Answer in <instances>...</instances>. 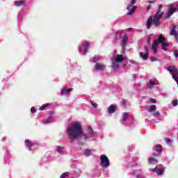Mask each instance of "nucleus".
I'll return each instance as SVG.
<instances>
[{
    "label": "nucleus",
    "instance_id": "1",
    "mask_svg": "<svg viewBox=\"0 0 178 178\" xmlns=\"http://www.w3.org/2000/svg\"><path fill=\"white\" fill-rule=\"evenodd\" d=\"M67 134L70 141H74L76 140L79 145H84L86 141H87V134H83V127L80 122H74L67 128Z\"/></svg>",
    "mask_w": 178,
    "mask_h": 178
},
{
    "label": "nucleus",
    "instance_id": "2",
    "mask_svg": "<svg viewBox=\"0 0 178 178\" xmlns=\"http://www.w3.org/2000/svg\"><path fill=\"white\" fill-rule=\"evenodd\" d=\"M163 6L162 4L159 5V10L157 13L154 15L148 18L146 22V27L148 30L151 29V26L154 24L155 27H159L161 26V19L163 16V12H161Z\"/></svg>",
    "mask_w": 178,
    "mask_h": 178
},
{
    "label": "nucleus",
    "instance_id": "3",
    "mask_svg": "<svg viewBox=\"0 0 178 178\" xmlns=\"http://www.w3.org/2000/svg\"><path fill=\"white\" fill-rule=\"evenodd\" d=\"M100 165L102 168L106 169V168H109L111 165V161H109V159L105 154H102L100 156Z\"/></svg>",
    "mask_w": 178,
    "mask_h": 178
},
{
    "label": "nucleus",
    "instance_id": "4",
    "mask_svg": "<svg viewBox=\"0 0 178 178\" xmlns=\"http://www.w3.org/2000/svg\"><path fill=\"white\" fill-rule=\"evenodd\" d=\"M136 2H137V0H131L130 3L127 6V9L129 10L127 13L128 16H131V15H134V12H136L137 7L134 6L136 5Z\"/></svg>",
    "mask_w": 178,
    "mask_h": 178
},
{
    "label": "nucleus",
    "instance_id": "5",
    "mask_svg": "<svg viewBox=\"0 0 178 178\" xmlns=\"http://www.w3.org/2000/svg\"><path fill=\"white\" fill-rule=\"evenodd\" d=\"M168 72H170L172 74V79L175 81H178V70L174 65H171L167 67Z\"/></svg>",
    "mask_w": 178,
    "mask_h": 178
},
{
    "label": "nucleus",
    "instance_id": "6",
    "mask_svg": "<svg viewBox=\"0 0 178 178\" xmlns=\"http://www.w3.org/2000/svg\"><path fill=\"white\" fill-rule=\"evenodd\" d=\"M129 40V37L127 36V34H124L123 39L121 42V49H122V54H124V51L126 49V45H127V41Z\"/></svg>",
    "mask_w": 178,
    "mask_h": 178
},
{
    "label": "nucleus",
    "instance_id": "7",
    "mask_svg": "<svg viewBox=\"0 0 178 178\" xmlns=\"http://www.w3.org/2000/svg\"><path fill=\"white\" fill-rule=\"evenodd\" d=\"M149 172L156 173L158 176H162L165 172V168H158V165H156L154 169H149Z\"/></svg>",
    "mask_w": 178,
    "mask_h": 178
},
{
    "label": "nucleus",
    "instance_id": "8",
    "mask_svg": "<svg viewBox=\"0 0 178 178\" xmlns=\"http://www.w3.org/2000/svg\"><path fill=\"white\" fill-rule=\"evenodd\" d=\"M144 49L145 51V54L143 52H140L139 53V56L140 58H142L144 60H147L148 59V57L149 56V52L148 51V47L145 46Z\"/></svg>",
    "mask_w": 178,
    "mask_h": 178
},
{
    "label": "nucleus",
    "instance_id": "9",
    "mask_svg": "<svg viewBox=\"0 0 178 178\" xmlns=\"http://www.w3.org/2000/svg\"><path fill=\"white\" fill-rule=\"evenodd\" d=\"M178 10V8H168V11H167V15H166V19H170V16H172V15H173L175 12H177Z\"/></svg>",
    "mask_w": 178,
    "mask_h": 178
},
{
    "label": "nucleus",
    "instance_id": "10",
    "mask_svg": "<svg viewBox=\"0 0 178 178\" xmlns=\"http://www.w3.org/2000/svg\"><path fill=\"white\" fill-rule=\"evenodd\" d=\"M170 34V35H174L176 41H178V32H176V25H172Z\"/></svg>",
    "mask_w": 178,
    "mask_h": 178
},
{
    "label": "nucleus",
    "instance_id": "11",
    "mask_svg": "<svg viewBox=\"0 0 178 178\" xmlns=\"http://www.w3.org/2000/svg\"><path fill=\"white\" fill-rule=\"evenodd\" d=\"M95 69L96 70H104L105 69V65L99 63H96L95 65Z\"/></svg>",
    "mask_w": 178,
    "mask_h": 178
},
{
    "label": "nucleus",
    "instance_id": "12",
    "mask_svg": "<svg viewBox=\"0 0 178 178\" xmlns=\"http://www.w3.org/2000/svg\"><path fill=\"white\" fill-rule=\"evenodd\" d=\"M115 111H116V105L115 104H111L107 110L108 113L110 115L112 113H114Z\"/></svg>",
    "mask_w": 178,
    "mask_h": 178
},
{
    "label": "nucleus",
    "instance_id": "13",
    "mask_svg": "<svg viewBox=\"0 0 178 178\" xmlns=\"http://www.w3.org/2000/svg\"><path fill=\"white\" fill-rule=\"evenodd\" d=\"M156 41H157L159 44H163V42H166V38L163 37V35L161 34Z\"/></svg>",
    "mask_w": 178,
    "mask_h": 178
},
{
    "label": "nucleus",
    "instance_id": "14",
    "mask_svg": "<svg viewBox=\"0 0 178 178\" xmlns=\"http://www.w3.org/2000/svg\"><path fill=\"white\" fill-rule=\"evenodd\" d=\"M158 44L159 43L156 40H154L152 43V48L153 49L154 54H156V51H158Z\"/></svg>",
    "mask_w": 178,
    "mask_h": 178
},
{
    "label": "nucleus",
    "instance_id": "15",
    "mask_svg": "<svg viewBox=\"0 0 178 178\" xmlns=\"http://www.w3.org/2000/svg\"><path fill=\"white\" fill-rule=\"evenodd\" d=\"M124 60V57H123V55L120 54L117 55L115 61L118 62V63H122Z\"/></svg>",
    "mask_w": 178,
    "mask_h": 178
},
{
    "label": "nucleus",
    "instance_id": "16",
    "mask_svg": "<svg viewBox=\"0 0 178 178\" xmlns=\"http://www.w3.org/2000/svg\"><path fill=\"white\" fill-rule=\"evenodd\" d=\"M25 1L24 0H19L14 1V5L15 6H24Z\"/></svg>",
    "mask_w": 178,
    "mask_h": 178
},
{
    "label": "nucleus",
    "instance_id": "17",
    "mask_svg": "<svg viewBox=\"0 0 178 178\" xmlns=\"http://www.w3.org/2000/svg\"><path fill=\"white\" fill-rule=\"evenodd\" d=\"M148 161L150 165H156V163H158V160L153 157H149Z\"/></svg>",
    "mask_w": 178,
    "mask_h": 178
},
{
    "label": "nucleus",
    "instance_id": "18",
    "mask_svg": "<svg viewBox=\"0 0 178 178\" xmlns=\"http://www.w3.org/2000/svg\"><path fill=\"white\" fill-rule=\"evenodd\" d=\"M90 43L88 42H86L83 44L85 54H87V52H88V48L90 47Z\"/></svg>",
    "mask_w": 178,
    "mask_h": 178
},
{
    "label": "nucleus",
    "instance_id": "19",
    "mask_svg": "<svg viewBox=\"0 0 178 178\" xmlns=\"http://www.w3.org/2000/svg\"><path fill=\"white\" fill-rule=\"evenodd\" d=\"M72 91H73V88H70L69 89H62L61 90V95H63V94H70V92H72Z\"/></svg>",
    "mask_w": 178,
    "mask_h": 178
},
{
    "label": "nucleus",
    "instance_id": "20",
    "mask_svg": "<svg viewBox=\"0 0 178 178\" xmlns=\"http://www.w3.org/2000/svg\"><path fill=\"white\" fill-rule=\"evenodd\" d=\"M112 67L114 70H118L119 69V63L118 61H114L112 62Z\"/></svg>",
    "mask_w": 178,
    "mask_h": 178
},
{
    "label": "nucleus",
    "instance_id": "21",
    "mask_svg": "<svg viewBox=\"0 0 178 178\" xmlns=\"http://www.w3.org/2000/svg\"><path fill=\"white\" fill-rule=\"evenodd\" d=\"M168 47H169V44L168 43H166V42H164L161 44V48L162 49H163V51H167L168 49Z\"/></svg>",
    "mask_w": 178,
    "mask_h": 178
},
{
    "label": "nucleus",
    "instance_id": "22",
    "mask_svg": "<svg viewBox=\"0 0 178 178\" xmlns=\"http://www.w3.org/2000/svg\"><path fill=\"white\" fill-rule=\"evenodd\" d=\"M25 143L29 148H31L33 147V142L30 140H26Z\"/></svg>",
    "mask_w": 178,
    "mask_h": 178
},
{
    "label": "nucleus",
    "instance_id": "23",
    "mask_svg": "<svg viewBox=\"0 0 178 178\" xmlns=\"http://www.w3.org/2000/svg\"><path fill=\"white\" fill-rule=\"evenodd\" d=\"M156 111V106L155 105H152L150 106L148 112H155Z\"/></svg>",
    "mask_w": 178,
    "mask_h": 178
},
{
    "label": "nucleus",
    "instance_id": "24",
    "mask_svg": "<svg viewBox=\"0 0 178 178\" xmlns=\"http://www.w3.org/2000/svg\"><path fill=\"white\" fill-rule=\"evenodd\" d=\"M156 152L161 154L162 152V146L161 145H156Z\"/></svg>",
    "mask_w": 178,
    "mask_h": 178
},
{
    "label": "nucleus",
    "instance_id": "25",
    "mask_svg": "<svg viewBox=\"0 0 178 178\" xmlns=\"http://www.w3.org/2000/svg\"><path fill=\"white\" fill-rule=\"evenodd\" d=\"M88 134H89L92 137H94V131L92 130V128L89 127L88 129Z\"/></svg>",
    "mask_w": 178,
    "mask_h": 178
},
{
    "label": "nucleus",
    "instance_id": "26",
    "mask_svg": "<svg viewBox=\"0 0 178 178\" xmlns=\"http://www.w3.org/2000/svg\"><path fill=\"white\" fill-rule=\"evenodd\" d=\"M129 119V113H123V118H122V122H126Z\"/></svg>",
    "mask_w": 178,
    "mask_h": 178
},
{
    "label": "nucleus",
    "instance_id": "27",
    "mask_svg": "<svg viewBox=\"0 0 178 178\" xmlns=\"http://www.w3.org/2000/svg\"><path fill=\"white\" fill-rule=\"evenodd\" d=\"M63 149H65V147H63L62 146H58L57 147V152L58 154H62V152L63 151Z\"/></svg>",
    "mask_w": 178,
    "mask_h": 178
},
{
    "label": "nucleus",
    "instance_id": "28",
    "mask_svg": "<svg viewBox=\"0 0 178 178\" xmlns=\"http://www.w3.org/2000/svg\"><path fill=\"white\" fill-rule=\"evenodd\" d=\"M99 60V56H95L92 58V62H94V63H97V62H98Z\"/></svg>",
    "mask_w": 178,
    "mask_h": 178
},
{
    "label": "nucleus",
    "instance_id": "29",
    "mask_svg": "<svg viewBox=\"0 0 178 178\" xmlns=\"http://www.w3.org/2000/svg\"><path fill=\"white\" fill-rule=\"evenodd\" d=\"M69 172H64V173H63L61 175H60V178H66V177H69Z\"/></svg>",
    "mask_w": 178,
    "mask_h": 178
},
{
    "label": "nucleus",
    "instance_id": "30",
    "mask_svg": "<svg viewBox=\"0 0 178 178\" xmlns=\"http://www.w3.org/2000/svg\"><path fill=\"white\" fill-rule=\"evenodd\" d=\"M165 144L169 147H172V140L170 138H165Z\"/></svg>",
    "mask_w": 178,
    "mask_h": 178
},
{
    "label": "nucleus",
    "instance_id": "31",
    "mask_svg": "<svg viewBox=\"0 0 178 178\" xmlns=\"http://www.w3.org/2000/svg\"><path fill=\"white\" fill-rule=\"evenodd\" d=\"M156 83L152 81H149V85L148 86V88H153L154 86H156Z\"/></svg>",
    "mask_w": 178,
    "mask_h": 178
},
{
    "label": "nucleus",
    "instance_id": "32",
    "mask_svg": "<svg viewBox=\"0 0 178 178\" xmlns=\"http://www.w3.org/2000/svg\"><path fill=\"white\" fill-rule=\"evenodd\" d=\"M84 154L86 156H88L91 154V150L90 149H86L84 150Z\"/></svg>",
    "mask_w": 178,
    "mask_h": 178
},
{
    "label": "nucleus",
    "instance_id": "33",
    "mask_svg": "<svg viewBox=\"0 0 178 178\" xmlns=\"http://www.w3.org/2000/svg\"><path fill=\"white\" fill-rule=\"evenodd\" d=\"M149 102L151 104H156V99H154V98H150L149 99Z\"/></svg>",
    "mask_w": 178,
    "mask_h": 178
},
{
    "label": "nucleus",
    "instance_id": "34",
    "mask_svg": "<svg viewBox=\"0 0 178 178\" xmlns=\"http://www.w3.org/2000/svg\"><path fill=\"white\" fill-rule=\"evenodd\" d=\"M47 106H48V105L43 104L42 106L40 107V111H44V109H45V108H47Z\"/></svg>",
    "mask_w": 178,
    "mask_h": 178
},
{
    "label": "nucleus",
    "instance_id": "35",
    "mask_svg": "<svg viewBox=\"0 0 178 178\" xmlns=\"http://www.w3.org/2000/svg\"><path fill=\"white\" fill-rule=\"evenodd\" d=\"M177 104H178V100L177 99H175V100L172 101V105L174 106H177Z\"/></svg>",
    "mask_w": 178,
    "mask_h": 178
},
{
    "label": "nucleus",
    "instance_id": "36",
    "mask_svg": "<svg viewBox=\"0 0 178 178\" xmlns=\"http://www.w3.org/2000/svg\"><path fill=\"white\" fill-rule=\"evenodd\" d=\"M90 104L93 106V108H97L98 107V104H97V103H95L94 102H91Z\"/></svg>",
    "mask_w": 178,
    "mask_h": 178
},
{
    "label": "nucleus",
    "instance_id": "37",
    "mask_svg": "<svg viewBox=\"0 0 178 178\" xmlns=\"http://www.w3.org/2000/svg\"><path fill=\"white\" fill-rule=\"evenodd\" d=\"M36 111H37V110L35 109V108L31 107V112L32 113H35Z\"/></svg>",
    "mask_w": 178,
    "mask_h": 178
},
{
    "label": "nucleus",
    "instance_id": "38",
    "mask_svg": "<svg viewBox=\"0 0 178 178\" xmlns=\"http://www.w3.org/2000/svg\"><path fill=\"white\" fill-rule=\"evenodd\" d=\"M149 60H151V62H155V60H156V58L155 57H150Z\"/></svg>",
    "mask_w": 178,
    "mask_h": 178
},
{
    "label": "nucleus",
    "instance_id": "39",
    "mask_svg": "<svg viewBox=\"0 0 178 178\" xmlns=\"http://www.w3.org/2000/svg\"><path fill=\"white\" fill-rule=\"evenodd\" d=\"M136 178H144V175H143V174L137 175Z\"/></svg>",
    "mask_w": 178,
    "mask_h": 178
},
{
    "label": "nucleus",
    "instance_id": "40",
    "mask_svg": "<svg viewBox=\"0 0 178 178\" xmlns=\"http://www.w3.org/2000/svg\"><path fill=\"white\" fill-rule=\"evenodd\" d=\"M174 55H175V58H178V51L177 50H175L174 51Z\"/></svg>",
    "mask_w": 178,
    "mask_h": 178
},
{
    "label": "nucleus",
    "instance_id": "41",
    "mask_svg": "<svg viewBox=\"0 0 178 178\" xmlns=\"http://www.w3.org/2000/svg\"><path fill=\"white\" fill-rule=\"evenodd\" d=\"M147 44H151V38H147Z\"/></svg>",
    "mask_w": 178,
    "mask_h": 178
},
{
    "label": "nucleus",
    "instance_id": "42",
    "mask_svg": "<svg viewBox=\"0 0 178 178\" xmlns=\"http://www.w3.org/2000/svg\"><path fill=\"white\" fill-rule=\"evenodd\" d=\"M147 3H155V0L148 1Z\"/></svg>",
    "mask_w": 178,
    "mask_h": 178
},
{
    "label": "nucleus",
    "instance_id": "43",
    "mask_svg": "<svg viewBox=\"0 0 178 178\" xmlns=\"http://www.w3.org/2000/svg\"><path fill=\"white\" fill-rule=\"evenodd\" d=\"M153 116H159V112L153 113Z\"/></svg>",
    "mask_w": 178,
    "mask_h": 178
},
{
    "label": "nucleus",
    "instance_id": "44",
    "mask_svg": "<svg viewBox=\"0 0 178 178\" xmlns=\"http://www.w3.org/2000/svg\"><path fill=\"white\" fill-rule=\"evenodd\" d=\"M152 6L151 5V4H149L148 6H147V10H149V9H151V7H152Z\"/></svg>",
    "mask_w": 178,
    "mask_h": 178
},
{
    "label": "nucleus",
    "instance_id": "45",
    "mask_svg": "<svg viewBox=\"0 0 178 178\" xmlns=\"http://www.w3.org/2000/svg\"><path fill=\"white\" fill-rule=\"evenodd\" d=\"M122 104V105H126V100H123Z\"/></svg>",
    "mask_w": 178,
    "mask_h": 178
},
{
    "label": "nucleus",
    "instance_id": "46",
    "mask_svg": "<svg viewBox=\"0 0 178 178\" xmlns=\"http://www.w3.org/2000/svg\"><path fill=\"white\" fill-rule=\"evenodd\" d=\"M44 123H49V120H47Z\"/></svg>",
    "mask_w": 178,
    "mask_h": 178
},
{
    "label": "nucleus",
    "instance_id": "47",
    "mask_svg": "<svg viewBox=\"0 0 178 178\" xmlns=\"http://www.w3.org/2000/svg\"><path fill=\"white\" fill-rule=\"evenodd\" d=\"M122 34H123V32H121V33H120V37H122Z\"/></svg>",
    "mask_w": 178,
    "mask_h": 178
},
{
    "label": "nucleus",
    "instance_id": "48",
    "mask_svg": "<svg viewBox=\"0 0 178 178\" xmlns=\"http://www.w3.org/2000/svg\"><path fill=\"white\" fill-rule=\"evenodd\" d=\"M129 31H131V29H128Z\"/></svg>",
    "mask_w": 178,
    "mask_h": 178
},
{
    "label": "nucleus",
    "instance_id": "49",
    "mask_svg": "<svg viewBox=\"0 0 178 178\" xmlns=\"http://www.w3.org/2000/svg\"><path fill=\"white\" fill-rule=\"evenodd\" d=\"M79 51H81V48H79Z\"/></svg>",
    "mask_w": 178,
    "mask_h": 178
}]
</instances>
